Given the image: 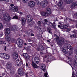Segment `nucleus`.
<instances>
[{
    "mask_svg": "<svg viewBox=\"0 0 77 77\" xmlns=\"http://www.w3.org/2000/svg\"><path fill=\"white\" fill-rule=\"evenodd\" d=\"M46 13L45 12H43L42 13V15L43 17H48V15H51V9L49 8H48L46 9Z\"/></svg>",
    "mask_w": 77,
    "mask_h": 77,
    "instance_id": "nucleus-1",
    "label": "nucleus"
},
{
    "mask_svg": "<svg viewBox=\"0 0 77 77\" xmlns=\"http://www.w3.org/2000/svg\"><path fill=\"white\" fill-rule=\"evenodd\" d=\"M0 57L4 59H9L10 58V56L5 53H1L0 54Z\"/></svg>",
    "mask_w": 77,
    "mask_h": 77,
    "instance_id": "nucleus-2",
    "label": "nucleus"
},
{
    "mask_svg": "<svg viewBox=\"0 0 77 77\" xmlns=\"http://www.w3.org/2000/svg\"><path fill=\"white\" fill-rule=\"evenodd\" d=\"M3 18L4 20H5L6 21H7V22L9 21V20L12 19L9 16V15L6 14L3 15Z\"/></svg>",
    "mask_w": 77,
    "mask_h": 77,
    "instance_id": "nucleus-3",
    "label": "nucleus"
},
{
    "mask_svg": "<svg viewBox=\"0 0 77 77\" xmlns=\"http://www.w3.org/2000/svg\"><path fill=\"white\" fill-rule=\"evenodd\" d=\"M23 40L20 38H18L17 41V44L20 48H21L23 46Z\"/></svg>",
    "mask_w": 77,
    "mask_h": 77,
    "instance_id": "nucleus-4",
    "label": "nucleus"
},
{
    "mask_svg": "<svg viewBox=\"0 0 77 77\" xmlns=\"http://www.w3.org/2000/svg\"><path fill=\"white\" fill-rule=\"evenodd\" d=\"M47 5H48V2L47 1H42L40 3V6L42 8H45L47 6Z\"/></svg>",
    "mask_w": 77,
    "mask_h": 77,
    "instance_id": "nucleus-5",
    "label": "nucleus"
},
{
    "mask_svg": "<svg viewBox=\"0 0 77 77\" xmlns=\"http://www.w3.org/2000/svg\"><path fill=\"white\" fill-rule=\"evenodd\" d=\"M22 65V60L20 58V59H17L16 61V65L17 66H20Z\"/></svg>",
    "mask_w": 77,
    "mask_h": 77,
    "instance_id": "nucleus-6",
    "label": "nucleus"
},
{
    "mask_svg": "<svg viewBox=\"0 0 77 77\" xmlns=\"http://www.w3.org/2000/svg\"><path fill=\"white\" fill-rule=\"evenodd\" d=\"M28 6L29 8H33L35 6V3L33 1H30L28 3Z\"/></svg>",
    "mask_w": 77,
    "mask_h": 77,
    "instance_id": "nucleus-7",
    "label": "nucleus"
},
{
    "mask_svg": "<svg viewBox=\"0 0 77 77\" xmlns=\"http://www.w3.org/2000/svg\"><path fill=\"white\" fill-rule=\"evenodd\" d=\"M61 50L63 53L67 54V53H68V49L64 47H62L61 48Z\"/></svg>",
    "mask_w": 77,
    "mask_h": 77,
    "instance_id": "nucleus-8",
    "label": "nucleus"
},
{
    "mask_svg": "<svg viewBox=\"0 0 77 77\" xmlns=\"http://www.w3.org/2000/svg\"><path fill=\"white\" fill-rule=\"evenodd\" d=\"M11 10H12L13 12H18V7L14 6L11 8Z\"/></svg>",
    "mask_w": 77,
    "mask_h": 77,
    "instance_id": "nucleus-9",
    "label": "nucleus"
},
{
    "mask_svg": "<svg viewBox=\"0 0 77 77\" xmlns=\"http://www.w3.org/2000/svg\"><path fill=\"white\" fill-rule=\"evenodd\" d=\"M39 58L38 57H35L34 58V62L35 64H38L39 63Z\"/></svg>",
    "mask_w": 77,
    "mask_h": 77,
    "instance_id": "nucleus-10",
    "label": "nucleus"
},
{
    "mask_svg": "<svg viewBox=\"0 0 77 77\" xmlns=\"http://www.w3.org/2000/svg\"><path fill=\"white\" fill-rule=\"evenodd\" d=\"M23 56L24 58L26 60H27V59H29V57H29V55L27 54H23Z\"/></svg>",
    "mask_w": 77,
    "mask_h": 77,
    "instance_id": "nucleus-11",
    "label": "nucleus"
},
{
    "mask_svg": "<svg viewBox=\"0 0 77 77\" xmlns=\"http://www.w3.org/2000/svg\"><path fill=\"white\" fill-rule=\"evenodd\" d=\"M7 68V69H12V65L10 63H8L6 65Z\"/></svg>",
    "mask_w": 77,
    "mask_h": 77,
    "instance_id": "nucleus-12",
    "label": "nucleus"
},
{
    "mask_svg": "<svg viewBox=\"0 0 77 77\" xmlns=\"http://www.w3.org/2000/svg\"><path fill=\"white\" fill-rule=\"evenodd\" d=\"M13 57L14 59H17L18 57V54L17 53H14L13 54Z\"/></svg>",
    "mask_w": 77,
    "mask_h": 77,
    "instance_id": "nucleus-13",
    "label": "nucleus"
},
{
    "mask_svg": "<svg viewBox=\"0 0 77 77\" xmlns=\"http://www.w3.org/2000/svg\"><path fill=\"white\" fill-rule=\"evenodd\" d=\"M26 20L29 23L32 21V18L30 17L29 16L27 15L26 16Z\"/></svg>",
    "mask_w": 77,
    "mask_h": 77,
    "instance_id": "nucleus-14",
    "label": "nucleus"
},
{
    "mask_svg": "<svg viewBox=\"0 0 77 77\" xmlns=\"http://www.w3.org/2000/svg\"><path fill=\"white\" fill-rule=\"evenodd\" d=\"M41 66V69L42 70H43L44 72H45V65L44 64H42Z\"/></svg>",
    "mask_w": 77,
    "mask_h": 77,
    "instance_id": "nucleus-15",
    "label": "nucleus"
},
{
    "mask_svg": "<svg viewBox=\"0 0 77 77\" xmlns=\"http://www.w3.org/2000/svg\"><path fill=\"white\" fill-rule=\"evenodd\" d=\"M11 29V31H15L17 30L18 27L16 26H13Z\"/></svg>",
    "mask_w": 77,
    "mask_h": 77,
    "instance_id": "nucleus-16",
    "label": "nucleus"
},
{
    "mask_svg": "<svg viewBox=\"0 0 77 77\" xmlns=\"http://www.w3.org/2000/svg\"><path fill=\"white\" fill-rule=\"evenodd\" d=\"M65 46L67 48H68L69 50H72V47H71V46L69 45V44H65Z\"/></svg>",
    "mask_w": 77,
    "mask_h": 77,
    "instance_id": "nucleus-17",
    "label": "nucleus"
},
{
    "mask_svg": "<svg viewBox=\"0 0 77 77\" xmlns=\"http://www.w3.org/2000/svg\"><path fill=\"white\" fill-rule=\"evenodd\" d=\"M21 21L22 22V24L23 25H24V24H26V18H21Z\"/></svg>",
    "mask_w": 77,
    "mask_h": 77,
    "instance_id": "nucleus-18",
    "label": "nucleus"
},
{
    "mask_svg": "<svg viewBox=\"0 0 77 77\" xmlns=\"http://www.w3.org/2000/svg\"><path fill=\"white\" fill-rule=\"evenodd\" d=\"M6 39L7 41L9 42L10 41L12 40V38L10 36H7L5 38Z\"/></svg>",
    "mask_w": 77,
    "mask_h": 77,
    "instance_id": "nucleus-19",
    "label": "nucleus"
},
{
    "mask_svg": "<svg viewBox=\"0 0 77 77\" xmlns=\"http://www.w3.org/2000/svg\"><path fill=\"white\" fill-rule=\"evenodd\" d=\"M71 6L72 8H74V7H75V6H77V2L72 3L71 5Z\"/></svg>",
    "mask_w": 77,
    "mask_h": 77,
    "instance_id": "nucleus-20",
    "label": "nucleus"
},
{
    "mask_svg": "<svg viewBox=\"0 0 77 77\" xmlns=\"http://www.w3.org/2000/svg\"><path fill=\"white\" fill-rule=\"evenodd\" d=\"M10 72L11 75H13V74H14L15 72V70H14V69H13V68L10 69Z\"/></svg>",
    "mask_w": 77,
    "mask_h": 77,
    "instance_id": "nucleus-21",
    "label": "nucleus"
},
{
    "mask_svg": "<svg viewBox=\"0 0 77 77\" xmlns=\"http://www.w3.org/2000/svg\"><path fill=\"white\" fill-rule=\"evenodd\" d=\"M32 65L33 67V68H37L38 67V66L36 65V63L33 62H32Z\"/></svg>",
    "mask_w": 77,
    "mask_h": 77,
    "instance_id": "nucleus-22",
    "label": "nucleus"
},
{
    "mask_svg": "<svg viewBox=\"0 0 77 77\" xmlns=\"http://www.w3.org/2000/svg\"><path fill=\"white\" fill-rule=\"evenodd\" d=\"M5 32H6L8 33H10V32H11V30L9 28H7L5 29Z\"/></svg>",
    "mask_w": 77,
    "mask_h": 77,
    "instance_id": "nucleus-23",
    "label": "nucleus"
},
{
    "mask_svg": "<svg viewBox=\"0 0 77 77\" xmlns=\"http://www.w3.org/2000/svg\"><path fill=\"white\" fill-rule=\"evenodd\" d=\"M63 4V2L61 0H60L59 1V2L58 3V6H62V5Z\"/></svg>",
    "mask_w": 77,
    "mask_h": 77,
    "instance_id": "nucleus-24",
    "label": "nucleus"
},
{
    "mask_svg": "<svg viewBox=\"0 0 77 77\" xmlns=\"http://www.w3.org/2000/svg\"><path fill=\"white\" fill-rule=\"evenodd\" d=\"M57 44L59 45H60V46H62V45L63 44V43L60 40L57 42Z\"/></svg>",
    "mask_w": 77,
    "mask_h": 77,
    "instance_id": "nucleus-25",
    "label": "nucleus"
},
{
    "mask_svg": "<svg viewBox=\"0 0 77 77\" xmlns=\"http://www.w3.org/2000/svg\"><path fill=\"white\" fill-rule=\"evenodd\" d=\"M51 25H52L53 28L54 29L56 28V23L55 22H54L53 23H51Z\"/></svg>",
    "mask_w": 77,
    "mask_h": 77,
    "instance_id": "nucleus-26",
    "label": "nucleus"
},
{
    "mask_svg": "<svg viewBox=\"0 0 77 77\" xmlns=\"http://www.w3.org/2000/svg\"><path fill=\"white\" fill-rule=\"evenodd\" d=\"M47 31L48 32L50 33H52V32L51 31V28L50 27H48L47 28Z\"/></svg>",
    "mask_w": 77,
    "mask_h": 77,
    "instance_id": "nucleus-27",
    "label": "nucleus"
},
{
    "mask_svg": "<svg viewBox=\"0 0 77 77\" xmlns=\"http://www.w3.org/2000/svg\"><path fill=\"white\" fill-rule=\"evenodd\" d=\"M60 41L63 44L65 41V38H60Z\"/></svg>",
    "mask_w": 77,
    "mask_h": 77,
    "instance_id": "nucleus-28",
    "label": "nucleus"
},
{
    "mask_svg": "<svg viewBox=\"0 0 77 77\" xmlns=\"http://www.w3.org/2000/svg\"><path fill=\"white\" fill-rule=\"evenodd\" d=\"M23 71V69L22 68H19L18 70V72H22Z\"/></svg>",
    "mask_w": 77,
    "mask_h": 77,
    "instance_id": "nucleus-29",
    "label": "nucleus"
},
{
    "mask_svg": "<svg viewBox=\"0 0 77 77\" xmlns=\"http://www.w3.org/2000/svg\"><path fill=\"white\" fill-rule=\"evenodd\" d=\"M73 2V0H67V3L68 4H70Z\"/></svg>",
    "mask_w": 77,
    "mask_h": 77,
    "instance_id": "nucleus-30",
    "label": "nucleus"
},
{
    "mask_svg": "<svg viewBox=\"0 0 77 77\" xmlns=\"http://www.w3.org/2000/svg\"><path fill=\"white\" fill-rule=\"evenodd\" d=\"M35 4L37 5H39V4L40 3L39 1L38 0H35Z\"/></svg>",
    "mask_w": 77,
    "mask_h": 77,
    "instance_id": "nucleus-31",
    "label": "nucleus"
},
{
    "mask_svg": "<svg viewBox=\"0 0 77 77\" xmlns=\"http://www.w3.org/2000/svg\"><path fill=\"white\" fill-rule=\"evenodd\" d=\"M18 74H19V75H23L24 74V71H23L22 72H19Z\"/></svg>",
    "mask_w": 77,
    "mask_h": 77,
    "instance_id": "nucleus-32",
    "label": "nucleus"
},
{
    "mask_svg": "<svg viewBox=\"0 0 77 77\" xmlns=\"http://www.w3.org/2000/svg\"><path fill=\"white\" fill-rule=\"evenodd\" d=\"M35 22L34 21H32L31 22L30 24H29V26H33Z\"/></svg>",
    "mask_w": 77,
    "mask_h": 77,
    "instance_id": "nucleus-33",
    "label": "nucleus"
},
{
    "mask_svg": "<svg viewBox=\"0 0 77 77\" xmlns=\"http://www.w3.org/2000/svg\"><path fill=\"white\" fill-rule=\"evenodd\" d=\"M77 36V35L75 34H73L70 35V38H75Z\"/></svg>",
    "mask_w": 77,
    "mask_h": 77,
    "instance_id": "nucleus-34",
    "label": "nucleus"
},
{
    "mask_svg": "<svg viewBox=\"0 0 77 77\" xmlns=\"http://www.w3.org/2000/svg\"><path fill=\"white\" fill-rule=\"evenodd\" d=\"M64 29H68V26L66 25H64L63 26Z\"/></svg>",
    "mask_w": 77,
    "mask_h": 77,
    "instance_id": "nucleus-35",
    "label": "nucleus"
},
{
    "mask_svg": "<svg viewBox=\"0 0 77 77\" xmlns=\"http://www.w3.org/2000/svg\"><path fill=\"white\" fill-rule=\"evenodd\" d=\"M38 25L39 26H41V21H38Z\"/></svg>",
    "mask_w": 77,
    "mask_h": 77,
    "instance_id": "nucleus-36",
    "label": "nucleus"
},
{
    "mask_svg": "<svg viewBox=\"0 0 77 77\" xmlns=\"http://www.w3.org/2000/svg\"><path fill=\"white\" fill-rule=\"evenodd\" d=\"M13 18L14 19H17L18 18V16L15 15L13 17Z\"/></svg>",
    "mask_w": 77,
    "mask_h": 77,
    "instance_id": "nucleus-37",
    "label": "nucleus"
},
{
    "mask_svg": "<svg viewBox=\"0 0 77 77\" xmlns=\"http://www.w3.org/2000/svg\"><path fill=\"white\" fill-rule=\"evenodd\" d=\"M3 27V24H2V23H0V29H2Z\"/></svg>",
    "mask_w": 77,
    "mask_h": 77,
    "instance_id": "nucleus-38",
    "label": "nucleus"
},
{
    "mask_svg": "<svg viewBox=\"0 0 77 77\" xmlns=\"http://www.w3.org/2000/svg\"><path fill=\"white\" fill-rule=\"evenodd\" d=\"M22 2L23 3H26L27 2V1H28V0H22Z\"/></svg>",
    "mask_w": 77,
    "mask_h": 77,
    "instance_id": "nucleus-39",
    "label": "nucleus"
},
{
    "mask_svg": "<svg viewBox=\"0 0 77 77\" xmlns=\"http://www.w3.org/2000/svg\"><path fill=\"white\" fill-rule=\"evenodd\" d=\"M48 74L47 72L45 73L44 74V76L45 77H48Z\"/></svg>",
    "mask_w": 77,
    "mask_h": 77,
    "instance_id": "nucleus-40",
    "label": "nucleus"
},
{
    "mask_svg": "<svg viewBox=\"0 0 77 77\" xmlns=\"http://www.w3.org/2000/svg\"><path fill=\"white\" fill-rule=\"evenodd\" d=\"M59 40V37H57L56 38V41L57 42Z\"/></svg>",
    "mask_w": 77,
    "mask_h": 77,
    "instance_id": "nucleus-41",
    "label": "nucleus"
},
{
    "mask_svg": "<svg viewBox=\"0 0 77 77\" xmlns=\"http://www.w3.org/2000/svg\"><path fill=\"white\" fill-rule=\"evenodd\" d=\"M4 44V42L3 40L0 41V44Z\"/></svg>",
    "mask_w": 77,
    "mask_h": 77,
    "instance_id": "nucleus-42",
    "label": "nucleus"
},
{
    "mask_svg": "<svg viewBox=\"0 0 77 77\" xmlns=\"http://www.w3.org/2000/svg\"><path fill=\"white\" fill-rule=\"evenodd\" d=\"M70 30H71V29L69 28L68 29H67V30H66V32H69V31H70Z\"/></svg>",
    "mask_w": 77,
    "mask_h": 77,
    "instance_id": "nucleus-43",
    "label": "nucleus"
},
{
    "mask_svg": "<svg viewBox=\"0 0 77 77\" xmlns=\"http://www.w3.org/2000/svg\"><path fill=\"white\" fill-rule=\"evenodd\" d=\"M9 34V33H8V32H5V35H6V36H8Z\"/></svg>",
    "mask_w": 77,
    "mask_h": 77,
    "instance_id": "nucleus-44",
    "label": "nucleus"
},
{
    "mask_svg": "<svg viewBox=\"0 0 77 77\" xmlns=\"http://www.w3.org/2000/svg\"><path fill=\"white\" fill-rule=\"evenodd\" d=\"M25 75L26 77H28V72H26L25 73Z\"/></svg>",
    "mask_w": 77,
    "mask_h": 77,
    "instance_id": "nucleus-45",
    "label": "nucleus"
},
{
    "mask_svg": "<svg viewBox=\"0 0 77 77\" xmlns=\"http://www.w3.org/2000/svg\"><path fill=\"white\" fill-rule=\"evenodd\" d=\"M26 66L28 67L29 66V63L26 62Z\"/></svg>",
    "mask_w": 77,
    "mask_h": 77,
    "instance_id": "nucleus-46",
    "label": "nucleus"
},
{
    "mask_svg": "<svg viewBox=\"0 0 77 77\" xmlns=\"http://www.w3.org/2000/svg\"><path fill=\"white\" fill-rule=\"evenodd\" d=\"M54 37H55V38H57V37H58L57 35L56 34H54Z\"/></svg>",
    "mask_w": 77,
    "mask_h": 77,
    "instance_id": "nucleus-47",
    "label": "nucleus"
},
{
    "mask_svg": "<svg viewBox=\"0 0 77 77\" xmlns=\"http://www.w3.org/2000/svg\"><path fill=\"white\" fill-rule=\"evenodd\" d=\"M60 29H64V27H63V26H62V25H61L60 26Z\"/></svg>",
    "mask_w": 77,
    "mask_h": 77,
    "instance_id": "nucleus-48",
    "label": "nucleus"
},
{
    "mask_svg": "<svg viewBox=\"0 0 77 77\" xmlns=\"http://www.w3.org/2000/svg\"><path fill=\"white\" fill-rule=\"evenodd\" d=\"M14 6V5L13 4H11L10 5V6L11 7H13V6Z\"/></svg>",
    "mask_w": 77,
    "mask_h": 77,
    "instance_id": "nucleus-49",
    "label": "nucleus"
},
{
    "mask_svg": "<svg viewBox=\"0 0 77 77\" xmlns=\"http://www.w3.org/2000/svg\"><path fill=\"white\" fill-rule=\"evenodd\" d=\"M72 54V52H70L69 53V56H71V54Z\"/></svg>",
    "mask_w": 77,
    "mask_h": 77,
    "instance_id": "nucleus-50",
    "label": "nucleus"
},
{
    "mask_svg": "<svg viewBox=\"0 0 77 77\" xmlns=\"http://www.w3.org/2000/svg\"><path fill=\"white\" fill-rule=\"evenodd\" d=\"M7 0H0V2H5V1H7Z\"/></svg>",
    "mask_w": 77,
    "mask_h": 77,
    "instance_id": "nucleus-51",
    "label": "nucleus"
},
{
    "mask_svg": "<svg viewBox=\"0 0 77 77\" xmlns=\"http://www.w3.org/2000/svg\"><path fill=\"white\" fill-rule=\"evenodd\" d=\"M75 17H77V13H76L75 14Z\"/></svg>",
    "mask_w": 77,
    "mask_h": 77,
    "instance_id": "nucleus-52",
    "label": "nucleus"
},
{
    "mask_svg": "<svg viewBox=\"0 0 77 77\" xmlns=\"http://www.w3.org/2000/svg\"><path fill=\"white\" fill-rule=\"evenodd\" d=\"M45 22H46V23H47V22H48V20H46V19H45Z\"/></svg>",
    "mask_w": 77,
    "mask_h": 77,
    "instance_id": "nucleus-53",
    "label": "nucleus"
},
{
    "mask_svg": "<svg viewBox=\"0 0 77 77\" xmlns=\"http://www.w3.org/2000/svg\"><path fill=\"white\" fill-rule=\"evenodd\" d=\"M3 36V34L2 33H0V37H2Z\"/></svg>",
    "mask_w": 77,
    "mask_h": 77,
    "instance_id": "nucleus-54",
    "label": "nucleus"
},
{
    "mask_svg": "<svg viewBox=\"0 0 77 77\" xmlns=\"http://www.w3.org/2000/svg\"><path fill=\"white\" fill-rule=\"evenodd\" d=\"M74 65H75V66H77V63H74Z\"/></svg>",
    "mask_w": 77,
    "mask_h": 77,
    "instance_id": "nucleus-55",
    "label": "nucleus"
},
{
    "mask_svg": "<svg viewBox=\"0 0 77 77\" xmlns=\"http://www.w3.org/2000/svg\"><path fill=\"white\" fill-rule=\"evenodd\" d=\"M2 16L1 15H0V19H2Z\"/></svg>",
    "mask_w": 77,
    "mask_h": 77,
    "instance_id": "nucleus-56",
    "label": "nucleus"
},
{
    "mask_svg": "<svg viewBox=\"0 0 77 77\" xmlns=\"http://www.w3.org/2000/svg\"><path fill=\"white\" fill-rule=\"evenodd\" d=\"M6 46L5 47V51H6Z\"/></svg>",
    "mask_w": 77,
    "mask_h": 77,
    "instance_id": "nucleus-57",
    "label": "nucleus"
},
{
    "mask_svg": "<svg viewBox=\"0 0 77 77\" xmlns=\"http://www.w3.org/2000/svg\"><path fill=\"white\" fill-rule=\"evenodd\" d=\"M74 75V72H73L72 74V75Z\"/></svg>",
    "mask_w": 77,
    "mask_h": 77,
    "instance_id": "nucleus-58",
    "label": "nucleus"
},
{
    "mask_svg": "<svg viewBox=\"0 0 77 77\" xmlns=\"http://www.w3.org/2000/svg\"><path fill=\"white\" fill-rule=\"evenodd\" d=\"M47 42H50V40H47Z\"/></svg>",
    "mask_w": 77,
    "mask_h": 77,
    "instance_id": "nucleus-59",
    "label": "nucleus"
},
{
    "mask_svg": "<svg viewBox=\"0 0 77 77\" xmlns=\"http://www.w3.org/2000/svg\"><path fill=\"white\" fill-rule=\"evenodd\" d=\"M40 54H43V53L42 52H40Z\"/></svg>",
    "mask_w": 77,
    "mask_h": 77,
    "instance_id": "nucleus-60",
    "label": "nucleus"
},
{
    "mask_svg": "<svg viewBox=\"0 0 77 77\" xmlns=\"http://www.w3.org/2000/svg\"><path fill=\"white\" fill-rule=\"evenodd\" d=\"M39 50H40L39 48H38L37 49V50H38V51H39Z\"/></svg>",
    "mask_w": 77,
    "mask_h": 77,
    "instance_id": "nucleus-61",
    "label": "nucleus"
},
{
    "mask_svg": "<svg viewBox=\"0 0 77 77\" xmlns=\"http://www.w3.org/2000/svg\"><path fill=\"white\" fill-rule=\"evenodd\" d=\"M28 42H31V40L29 39L28 40Z\"/></svg>",
    "mask_w": 77,
    "mask_h": 77,
    "instance_id": "nucleus-62",
    "label": "nucleus"
},
{
    "mask_svg": "<svg viewBox=\"0 0 77 77\" xmlns=\"http://www.w3.org/2000/svg\"><path fill=\"white\" fill-rule=\"evenodd\" d=\"M24 45H27V43H24Z\"/></svg>",
    "mask_w": 77,
    "mask_h": 77,
    "instance_id": "nucleus-63",
    "label": "nucleus"
},
{
    "mask_svg": "<svg viewBox=\"0 0 77 77\" xmlns=\"http://www.w3.org/2000/svg\"><path fill=\"white\" fill-rule=\"evenodd\" d=\"M31 35V36H34V34H32Z\"/></svg>",
    "mask_w": 77,
    "mask_h": 77,
    "instance_id": "nucleus-64",
    "label": "nucleus"
}]
</instances>
